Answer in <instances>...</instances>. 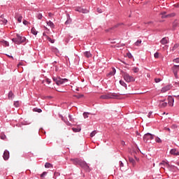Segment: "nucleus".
Masks as SVG:
<instances>
[{"label":"nucleus","mask_w":179,"mask_h":179,"mask_svg":"<svg viewBox=\"0 0 179 179\" xmlns=\"http://www.w3.org/2000/svg\"><path fill=\"white\" fill-rule=\"evenodd\" d=\"M1 43H2V44H4V45H6V47H9V42H8L5 40H3V41H1Z\"/></svg>","instance_id":"bb28decb"},{"label":"nucleus","mask_w":179,"mask_h":179,"mask_svg":"<svg viewBox=\"0 0 179 179\" xmlns=\"http://www.w3.org/2000/svg\"><path fill=\"white\" fill-rule=\"evenodd\" d=\"M170 89H171V85H168L165 87H163L162 88V93H166V92H169V90H170Z\"/></svg>","instance_id":"6e6552de"},{"label":"nucleus","mask_w":179,"mask_h":179,"mask_svg":"<svg viewBox=\"0 0 179 179\" xmlns=\"http://www.w3.org/2000/svg\"><path fill=\"white\" fill-rule=\"evenodd\" d=\"M66 124L68 125V127H71L72 125V124L69 122V121H66Z\"/></svg>","instance_id":"09e8293b"},{"label":"nucleus","mask_w":179,"mask_h":179,"mask_svg":"<svg viewBox=\"0 0 179 179\" xmlns=\"http://www.w3.org/2000/svg\"><path fill=\"white\" fill-rule=\"evenodd\" d=\"M152 112H149L148 113V118H152Z\"/></svg>","instance_id":"8fccbe9b"},{"label":"nucleus","mask_w":179,"mask_h":179,"mask_svg":"<svg viewBox=\"0 0 179 179\" xmlns=\"http://www.w3.org/2000/svg\"><path fill=\"white\" fill-rule=\"evenodd\" d=\"M71 160L73 163V164H75L76 166L78 165V166H81L82 169H84L85 170V171H87L88 173H90V166H89V165L87 164V163H86V162H85L82 159H79L78 158L71 159Z\"/></svg>","instance_id":"f257e3e1"},{"label":"nucleus","mask_w":179,"mask_h":179,"mask_svg":"<svg viewBox=\"0 0 179 179\" xmlns=\"http://www.w3.org/2000/svg\"><path fill=\"white\" fill-rule=\"evenodd\" d=\"M154 57H155V58H159V52H156L154 54Z\"/></svg>","instance_id":"37998d69"},{"label":"nucleus","mask_w":179,"mask_h":179,"mask_svg":"<svg viewBox=\"0 0 179 179\" xmlns=\"http://www.w3.org/2000/svg\"><path fill=\"white\" fill-rule=\"evenodd\" d=\"M115 72H117V70H115V68H113L112 69V71H110L108 75L110 76H114V75H115Z\"/></svg>","instance_id":"6ab92c4d"},{"label":"nucleus","mask_w":179,"mask_h":179,"mask_svg":"<svg viewBox=\"0 0 179 179\" xmlns=\"http://www.w3.org/2000/svg\"><path fill=\"white\" fill-rule=\"evenodd\" d=\"M34 111L35 113H42V112H43V110H41V108H34Z\"/></svg>","instance_id":"cd10ccee"},{"label":"nucleus","mask_w":179,"mask_h":179,"mask_svg":"<svg viewBox=\"0 0 179 179\" xmlns=\"http://www.w3.org/2000/svg\"><path fill=\"white\" fill-rule=\"evenodd\" d=\"M171 155H173L174 156H179V152L176 148H173L170 151Z\"/></svg>","instance_id":"9d476101"},{"label":"nucleus","mask_w":179,"mask_h":179,"mask_svg":"<svg viewBox=\"0 0 179 179\" xmlns=\"http://www.w3.org/2000/svg\"><path fill=\"white\" fill-rule=\"evenodd\" d=\"M175 86L179 87V82L175 83Z\"/></svg>","instance_id":"5fc2aeb1"},{"label":"nucleus","mask_w":179,"mask_h":179,"mask_svg":"<svg viewBox=\"0 0 179 179\" xmlns=\"http://www.w3.org/2000/svg\"><path fill=\"white\" fill-rule=\"evenodd\" d=\"M179 47V44L178 43H176L174 45V46L172 48V51H176V50H177V48H178Z\"/></svg>","instance_id":"c85d7f7f"},{"label":"nucleus","mask_w":179,"mask_h":179,"mask_svg":"<svg viewBox=\"0 0 179 179\" xmlns=\"http://www.w3.org/2000/svg\"><path fill=\"white\" fill-rule=\"evenodd\" d=\"M8 98L9 100H13L15 99V94L12 91H10L8 94Z\"/></svg>","instance_id":"4468645a"},{"label":"nucleus","mask_w":179,"mask_h":179,"mask_svg":"<svg viewBox=\"0 0 179 179\" xmlns=\"http://www.w3.org/2000/svg\"><path fill=\"white\" fill-rule=\"evenodd\" d=\"M20 106V103H19V101H14V106L17 108L19 107Z\"/></svg>","instance_id":"f704fd0d"},{"label":"nucleus","mask_w":179,"mask_h":179,"mask_svg":"<svg viewBox=\"0 0 179 179\" xmlns=\"http://www.w3.org/2000/svg\"><path fill=\"white\" fill-rule=\"evenodd\" d=\"M122 76L125 82H127V83H129L131 82H135V78H134L132 76H130L127 72H123Z\"/></svg>","instance_id":"20e7f679"},{"label":"nucleus","mask_w":179,"mask_h":179,"mask_svg":"<svg viewBox=\"0 0 179 179\" xmlns=\"http://www.w3.org/2000/svg\"><path fill=\"white\" fill-rule=\"evenodd\" d=\"M31 32L32 34H34V36H37V34L38 33L37 31H36V29L32 28L31 29Z\"/></svg>","instance_id":"b1692460"},{"label":"nucleus","mask_w":179,"mask_h":179,"mask_svg":"<svg viewBox=\"0 0 179 179\" xmlns=\"http://www.w3.org/2000/svg\"><path fill=\"white\" fill-rule=\"evenodd\" d=\"M23 19V17L22 15H20L18 17H17V22L19 23H22V20Z\"/></svg>","instance_id":"473e14b6"},{"label":"nucleus","mask_w":179,"mask_h":179,"mask_svg":"<svg viewBox=\"0 0 179 179\" xmlns=\"http://www.w3.org/2000/svg\"><path fill=\"white\" fill-rule=\"evenodd\" d=\"M155 83H159L162 82V79H160V78H155Z\"/></svg>","instance_id":"58836bf2"},{"label":"nucleus","mask_w":179,"mask_h":179,"mask_svg":"<svg viewBox=\"0 0 179 179\" xmlns=\"http://www.w3.org/2000/svg\"><path fill=\"white\" fill-rule=\"evenodd\" d=\"M121 24H122V23L117 24L116 25H115V26L113 27V29H116V27H118L119 26H121Z\"/></svg>","instance_id":"c03bdc74"},{"label":"nucleus","mask_w":179,"mask_h":179,"mask_svg":"<svg viewBox=\"0 0 179 179\" xmlns=\"http://www.w3.org/2000/svg\"><path fill=\"white\" fill-rule=\"evenodd\" d=\"M141 43H142V40L138 39L137 40L136 42L134 43V45H136V47H139V45H141Z\"/></svg>","instance_id":"4be33fe9"},{"label":"nucleus","mask_w":179,"mask_h":179,"mask_svg":"<svg viewBox=\"0 0 179 179\" xmlns=\"http://www.w3.org/2000/svg\"><path fill=\"white\" fill-rule=\"evenodd\" d=\"M52 165H51V164L48 163V162H46L45 164V169H50L51 168Z\"/></svg>","instance_id":"7c9ffc66"},{"label":"nucleus","mask_w":179,"mask_h":179,"mask_svg":"<svg viewBox=\"0 0 179 179\" xmlns=\"http://www.w3.org/2000/svg\"><path fill=\"white\" fill-rule=\"evenodd\" d=\"M72 22V20H71V17L69 14H67V20L65 22V24H69Z\"/></svg>","instance_id":"412c9836"},{"label":"nucleus","mask_w":179,"mask_h":179,"mask_svg":"<svg viewBox=\"0 0 179 179\" xmlns=\"http://www.w3.org/2000/svg\"><path fill=\"white\" fill-rule=\"evenodd\" d=\"M3 17H5V16H4L3 15H1L0 16V19H1V20L4 19Z\"/></svg>","instance_id":"e2e57ef3"},{"label":"nucleus","mask_w":179,"mask_h":179,"mask_svg":"<svg viewBox=\"0 0 179 179\" xmlns=\"http://www.w3.org/2000/svg\"><path fill=\"white\" fill-rule=\"evenodd\" d=\"M47 176V172H43V173L41 175V177L43 178V177H45Z\"/></svg>","instance_id":"a19ab883"},{"label":"nucleus","mask_w":179,"mask_h":179,"mask_svg":"<svg viewBox=\"0 0 179 179\" xmlns=\"http://www.w3.org/2000/svg\"><path fill=\"white\" fill-rule=\"evenodd\" d=\"M174 16H176V13H171L168 14L165 16L164 15L162 16V19H166L167 17H174Z\"/></svg>","instance_id":"ddd939ff"},{"label":"nucleus","mask_w":179,"mask_h":179,"mask_svg":"<svg viewBox=\"0 0 179 179\" xmlns=\"http://www.w3.org/2000/svg\"><path fill=\"white\" fill-rule=\"evenodd\" d=\"M96 131H92V133L90 134V137L93 138V136H94V135H96Z\"/></svg>","instance_id":"e433bc0d"},{"label":"nucleus","mask_w":179,"mask_h":179,"mask_svg":"<svg viewBox=\"0 0 179 179\" xmlns=\"http://www.w3.org/2000/svg\"><path fill=\"white\" fill-rule=\"evenodd\" d=\"M97 12H99V13H103V10L100 8H97Z\"/></svg>","instance_id":"3c124183"},{"label":"nucleus","mask_w":179,"mask_h":179,"mask_svg":"<svg viewBox=\"0 0 179 179\" xmlns=\"http://www.w3.org/2000/svg\"><path fill=\"white\" fill-rule=\"evenodd\" d=\"M1 139H3V140L6 139V135H1Z\"/></svg>","instance_id":"a18cd8bd"},{"label":"nucleus","mask_w":179,"mask_h":179,"mask_svg":"<svg viewBox=\"0 0 179 179\" xmlns=\"http://www.w3.org/2000/svg\"><path fill=\"white\" fill-rule=\"evenodd\" d=\"M161 44H162L163 45H165V44H169V41L167 40V38H163L161 41H160Z\"/></svg>","instance_id":"2eb2a0df"},{"label":"nucleus","mask_w":179,"mask_h":179,"mask_svg":"<svg viewBox=\"0 0 179 179\" xmlns=\"http://www.w3.org/2000/svg\"><path fill=\"white\" fill-rule=\"evenodd\" d=\"M120 84L121 85V86H123V87H127V83H125V82H124V80H120Z\"/></svg>","instance_id":"393cba45"},{"label":"nucleus","mask_w":179,"mask_h":179,"mask_svg":"<svg viewBox=\"0 0 179 179\" xmlns=\"http://www.w3.org/2000/svg\"><path fill=\"white\" fill-rule=\"evenodd\" d=\"M84 55L85 57H86L87 58H91L92 57V53H90V52L89 51H86L84 52Z\"/></svg>","instance_id":"a211bd4d"},{"label":"nucleus","mask_w":179,"mask_h":179,"mask_svg":"<svg viewBox=\"0 0 179 179\" xmlns=\"http://www.w3.org/2000/svg\"><path fill=\"white\" fill-rule=\"evenodd\" d=\"M158 104L160 108H164L165 107H167L168 102L166 101V100H160L158 101Z\"/></svg>","instance_id":"423d86ee"},{"label":"nucleus","mask_w":179,"mask_h":179,"mask_svg":"<svg viewBox=\"0 0 179 179\" xmlns=\"http://www.w3.org/2000/svg\"><path fill=\"white\" fill-rule=\"evenodd\" d=\"M3 159H4V160H8L9 159V151H8V150H6L4 151L3 155Z\"/></svg>","instance_id":"1a4fd4ad"},{"label":"nucleus","mask_w":179,"mask_h":179,"mask_svg":"<svg viewBox=\"0 0 179 179\" xmlns=\"http://www.w3.org/2000/svg\"><path fill=\"white\" fill-rule=\"evenodd\" d=\"M76 11L79 12L80 13H87L89 12L87 10L82 8L81 7H77Z\"/></svg>","instance_id":"0eeeda50"},{"label":"nucleus","mask_w":179,"mask_h":179,"mask_svg":"<svg viewBox=\"0 0 179 179\" xmlns=\"http://www.w3.org/2000/svg\"><path fill=\"white\" fill-rule=\"evenodd\" d=\"M85 95L83 94H78V95H75L74 96L76 97V99H82Z\"/></svg>","instance_id":"c9c22d12"},{"label":"nucleus","mask_w":179,"mask_h":179,"mask_svg":"<svg viewBox=\"0 0 179 179\" xmlns=\"http://www.w3.org/2000/svg\"><path fill=\"white\" fill-rule=\"evenodd\" d=\"M46 82H47V83H48V85H50V83H51V80H50V79H48V80H46Z\"/></svg>","instance_id":"4d7b16f0"},{"label":"nucleus","mask_w":179,"mask_h":179,"mask_svg":"<svg viewBox=\"0 0 179 179\" xmlns=\"http://www.w3.org/2000/svg\"><path fill=\"white\" fill-rule=\"evenodd\" d=\"M13 43L17 44V45H20L22 43L26 41V37L20 36L19 34H16V38L12 39Z\"/></svg>","instance_id":"7ed1b4c3"},{"label":"nucleus","mask_w":179,"mask_h":179,"mask_svg":"<svg viewBox=\"0 0 179 179\" xmlns=\"http://www.w3.org/2000/svg\"><path fill=\"white\" fill-rule=\"evenodd\" d=\"M174 75H175L176 78L178 79V75L177 72H175Z\"/></svg>","instance_id":"864d4df0"},{"label":"nucleus","mask_w":179,"mask_h":179,"mask_svg":"<svg viewBox=\"0 0 179 179\" xmlns=\"http://www.w3.org/2000/svg\"><path fill=\"white\" fill-rule=\"evenodd\" d=\"M2 23H3L4 24H6V23H8V20L3 18V20H1Z\"/></svg>","instance_id":"ea45409f"},{"label":"nucleus","mask_w":179,"mask_h":179,"mask_svg":"<svg viewBox=\"0 0 179 179\" xmlns=\"http://www.w3.org/2000/svg\"><path fill=\"white\" fill-rule=\"evenodd\" d=\"M36 17H37V19H38L39 20H41V19H43V14H41V13H38V14L36 15Z\"/></svg>","instance_id":"c756f323"},{"label":"nucleus","mask_w":179,"mask_h":179,"mask_svg":"<svg viewBox=\"0 0 179 179\" xmlns=\"http://www.w3.org/2000/svg\"><path fill=\"white\" fill-rule=\"evenodd\" d=\"M153 139H155V135L150 133H147L143 136V141L145 143L148 142V141H152Z\"/></svg>","instance_id":"39448f33"},{"label":"nucleus","mask_w":179,"mask_h":179,"mask_svg":"<svg viewBox=\"0 0 179 179\" xmlns=\"http://www.w3.org/2000/svg\"><path fill=\"white\" fill-rule=\"evenodd\" d=\"M168 104L171 106L173 107L174 106V98L170 96L169 97V102Z\"/></svg>","instance_id":"f8f14e48"},{"label":"nucleus","mask_w":179,"mask_h":179,"mask_svg":"<svg viewBox=\"0 0 179 179\" xmlns=\"http://www.w3.org/2000/svg\"><path fill=\"white\" fill-rule=\"evenodd\" d=\"M166 12L165 11H164V12H162V13H161V15H162V16H166L167 15H166Z\"/></svg>","instance_id":"603ef678"},{"label":"nucleus","mask_w":179,"mask_h":179,"mask_svg":"<svg viewBox=\"0 0 179 179\" xmlns=\"http://www.w3.org/2000/svg\"><path fill=\"white\" fill-rule=\"evenodd\" d=\"M62 121H64V122L66 120L65 118H64V117H62Z\"/></svg>","instance_id":"774afa93"},{"label":"nucleus","mask_w":179,"mask_h":179,"mask_svg":"<svg viewBox=\"0 0 179 179\" xmlns=\"http://www.w3.org/2000/svg\"><path fill=\"white\" fill-rule=\"evenodd\" d=\"M22 23L24 24V26H27V24H29V22H27L26 20H24Z\"/></svg>","instance_id":"79ce46f5"},{"label":"nucleus","mask_w":179,"mask_h":179,"mask_svg":"<svg viewBox=\"0 0 179 179\" xmlns=\"http://www.w3.org/2000/svg\"><path fill=\"white\" fill-rule=\"evenodd\" d=\"M47 24H48V26L51 27V29H53V27H54V22H52L51 21H49V22H47Z\"/></svg>","instance_id":"5701e85b"},{"label":"nucleus","mask_w":179,"mask_h":179,"mask_svg":"<svg viewBox=\"0 0 179 179\" xmlns=\"http://www.w3.org/2000/svg\"><path fill=\"white\" fill-rule=\"evenodd\" d=\"M120 167H124V163L122 161H120Z\"/></svg>","instance_id":"de8ad7c7"},{"label":"nucleus","mask_w":179,"mask_h":179,"mask_svg":"<svg viewBox=\"0 0 179 179\" xmlns=\"http://www.w3.org/2000/svg\"><path fill=\"white\" fill-rule=\"evenodd\" d=\"M128 57H129V58H131L132 57V54L129 53Z\"/></svg>","instance_id":"69168bd1"},{"label":"nucleus","mask_w":179,"mask_h":179,"mask_svg":"<svg viewBox=\"0 0 179 179\" xmlns=\"http://www.w3.org/2000/svg\"><path fill=\"white\" fill-rule=\"evenodd\" d=\"M174 68H176V69H179V65H174Z\"/></svg>","instance_id":"bf43d9fd"},{"label":"nucleus","mask_w":179,"mask_h":179,"mask_svg":"<svg viewBox=\"0 0 179 179\" xmlns=\"http://www.w3.org/2000/svg\"><path fill=\"white\" fill-rule=\"evenodd\" d=\"M72 131H73V132H80L81 129H80V128H75V127H73V128H72Z\"/></svg>","instance_id":"a878e982"},{"label":"nucleus","mask_w":179,"mask_h":179,"mask_svg":"<svg viewBox=\"0 0 179 179\" xmlns=\"http://www.w3.org/2000/svg\"><path fill=\"white\" fill-rule=\"evenodd\" d=\"M58 79H59V78L52 77V80L55 82V83L58 82Z\"/></svg>","instance_id":"4c0bfd02"},{"label":"nucleus","mask_w":179,"mask_h":179,"mask_svg":"<svg viewBox=\"0 0 179 179\" xmlns=\"http://www.w3.org/2000/svg\"><path fill=\"white\" fill-rule=\"evenodd\" d=\"M175 97H177L178 99L179 100V94L178 95H175Z\"/></svg>","instance_id":"338daca9"},{"label":"nucleus","mask_w":179,"mask_h":179,"mask_svg":"<svg viewBox=\"0 0 179 179\" xmlns=\"http://www.w3.org/2000/svg\"><path fill=\"white\" fill-rule=\"evenodd\" d=\"M84 118H89V115H93V113L89 112H84L83 114Z\"/></svg>","instance_id":"f3484780"},{"label":"nucleus","mask_w":179,"mask_h":179,"mask_svg":"<svg viewBox=\"0 0 179 179\" xmlns=\"http://www.w3.org/2000/svg\"><path fill=\"white\" fill-rule=\"evenodd\" d=\"M173 62H176L177 64L179 63V58H176L173 60Z\"/></svg>","instance_id":"49530a36"},{"label":"nucleus","mask_w":179,"mask_h":179,"mask_svg":"<svg viewBox=\"0 0 179 179\" xmlns=\"http://www.w3.org/2000/svg\"><path fill=\"white\" fill-rule=\"evenodd\" d=\"M132 71L134 72V73H138L139 72V68L135 67L132 69Z\"/></svg>","instance_id":"2f4dec72"},{"label":"nucleus","mask_w":179,"mask_h":179,"mask_svg":"<svg viewBox=\"0 0 179 179\" xmlns=\"http://www.w3.org/2000/svg\"><path fill=\"white\" fill-rule=\"evenodd\" d=\"M120 47H125V43H121Z\"/></svg>","instance_id":"0e129e2a"},{"label":"nucleus","mask_w":179,"mask_h":179,"mask_svg":"<svg viewBox=\"0 0 179 179\" xmlns=\"http://www.w3.org/2000/svg\"><path fill=\"white\" fill-rule=\"evenodd\" d=\"M62 80H63L64 83H65V82H68L67 78H63V79H62Z\"/></svg>","instance_id":"6e6d98bb"},{"label":"nucleus","mask_w":179,"mask_h":179,"mask_svg":"<svg viewBox=\"0 0 179 179\" xmlns=\"http://www.w3.org/2000/svg\"><path fill=\"white\" fill-rule=\"evenodd\" d=\"M155 142H157V143H162V139H160V138L157 137L155 138Z\"/></svg>","instance_id":"72a5a7b5"},{"label":"nucleus","mask_w":179,"mask_h":179,"mask_svg":"<svg viewBox=\"0 0 179 179\" xmlns=\"http://www.w3.org/2000/svg\"><path fill=\"white\" fill-rule=\"evenodd\" d=\"M7 57H8V58H12V59H13V56L12 55H6Z\"/></svg>","instance_id":"13d9d810"},{"label":"nucleus","mask_w":179,"mask_h":179,"mask_svg":"<svg viewBox=\"0 0 179 179\" xmlns=\"http://www.w3.org/2000/svg\"><path fill=\"white\" fill-rule=\"evenodd\" d=\"M120 94L109 92L105 95H101L100 99L103 100H108L109 99H118Z\"/></svg>","instance_id":"f03ea898"},{"label":"nucleus","mask_w":179,"mask_h":179,"mask_svg":"<svg viewBox=\"0 0 179 179\" xmlns=\"http://www.w3.org/2000/svg\"><path fill=\"white\" fill-rule=\"evenodd\" d=\"M129 162L131 163V164H132L133 167L136 166V161H135L134 158L129 157Z\"/></svg>","instance_id":"9b49d317"},{"label":"nucleus","mask_w":179,"mask_h":179,"mask_svg":"<svg viewBox=\"0 0 179 179\" xmlns=\"http://www.w3.org/2000/svg\"><path fill=\"white\" fill-rule=\"evenodd\" d=\"M69 120H70V121H72V115H69Z\"/></svg>","instance_id":"052dcab7"},{"label":"nucleus","mask_w":179,"mask_h":179,"mask_svg":"<svg viewBox=\"0 0 179 179\" xmlns=\"http://www.w3.org/2000/svg\"><path fill=\"white\" fill-rule=\"evenodd\" d=\"M48 16H49V17H52V13H48Z\"/></svg>","instance_id":"680f3d73"},{"label":"nucleus","mask_w":179,"mask_h":179,"mask_svg":"<svg viewBox=\"0 0 179 179\" xmlns=\"http://www.w3.org/2000/svg\"><path fill=\"white\" fill-rule=\"evenodd\" d=\"M56 85H57V86H59V85H64V80H62L61 78H59V79L57 80V83H56Z\"/></svg>","instance_id":"aec40b11"},{"label":"nucleus","mask_w":179,"mask_h":179,"mask_svg":"<svg viewBox=\"0 0 179 179\" xmlns=\"http://www.w3.org/2000/svg\"><path fill=\"white\" fill-rule=\"evenodd\" d=\"M51 51L52 52H55L56 55H58V54H59V50H58V49L55 47L52 48Z\"/></svg>","instance_id":"dca6fc26"}]
</instances>
